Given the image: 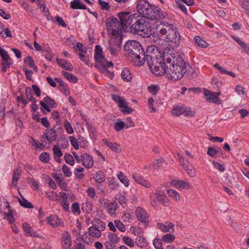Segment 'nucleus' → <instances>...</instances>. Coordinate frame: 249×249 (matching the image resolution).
<instances>
[{"label":"nucleus","mask_w":249,"mask_h":249,"mask_svg":"<svg viewBox=\"0 0 249 249\" xmlns=\"http://www.w3.org/2000/svg\"><path fill=\"white\" fill-rule=\"evenodd\" d=\"M163 67L162 75L166 74L173 81L180 79L186 71V64L183 59L179 56L173 57L171 54L167 55Z\"/></svg>","instance_id":"f257e3e1"},{"label":"nucleus","mask_w":249,"mask_h":249,"mask_svg":"<svg viewBox=\"0 0 249 249\" xmlns=\"http://www.w3.org/2000/svg\"><path fill=\"white\" fill-rule=\"evenodd\" d=\"M125 55L136 66H141L145 63V52L142 45L136 40L127 41L124 47Z\"/></svg>","instance_id":"f03ea898"},{"label":"nucleus","mask_w":249,"mask_h":249,"mask_svg":"<svg viewBox=\"0 0 249 249\" xmlns=\"http://www.w3.org/2000/svg\"><path fill=\"white\" fill-rule=\"evenodd\" d=\"M137 9L143 17L151 20H160L167 15L159 7L152 5L148 1L144 0H139L137 2Z\"/></svg>","instance_id":"7ed1b4c3"},{"label":"nucleus","mask_w":249,"mask_h":249,"mask_svg":"<svg viewBox=\"0 0 249 249\" xmlns=\"http://www.w3.org/2000/svg\"><path fill=\"white\" fill-rule=\"evenodd\" d=\"M106 24L108 33L111 37L115 39L121 40L123 29L118 18L114 17L108 18Z\"/></svg>","instance_id":"20e7f679"},{"label":"nucleus","mask_w":249,"mask_h":249,"mask_svg":"<svg viewBox=\"0 0 249 249\" xmlns=\"http://www.w3.org/2000/svg\"><path fill=\"white\" fill-rule=\"evenodd\" d=\"M131 26V31L140 36L146 37L148 36V27L149 26V21L148 19L140 16H135V20Z\"/></svg>","instance_id":"39448f33"},{"label":"nucleus","mask_w":249,"mask_h":249,"mask_svg":"<svg viewBox=\"0 0 249 249\" xmlns=\"http://www.w3.org/2000/svg\"><path fill=\"white\" fill-rule=\"evenodd\" d=\"M166 56L160 54V56L155 57V58L151 59L152 63H150V61L147 62L149 69L155 75L158 76H161L162 75V68L163 66V63L166 61Z\"/></svg>","instance_id":"423d86ee"},{"label":"nucleus","mask_w":249,"mask_h":249,"mask_svg":"<svg viewBox=\"0 0 249 249\" xmlns=\"http://www.w3.org/2000/svg\"><path fill=\"white\" fill-rule=\"evenodd\" d=\"M111 97L113 100L118 104L119 107L121 108V111L124 114H130L133 111V109L128 106L127 103L123 97L115 94H112Z\"/></svg>","instance_id":"0eeeda50"},{"label":"nucleus","mask_w":249,"mask_h":249,"mask_svg":"<svg viewBox=\"0 0 249 249\" xmlns=\"http://www.w3.org/2000/svg\"><path fill=\"white\" fill-rule=\"evenodd\" d=\"M136 14L131 15L129 12H125L119 13L120 24H121L122 29L125 30L129 25L131 24L135 20Z\"/></svg>","instance_id":"6e6552de"},{"label":"nucleus","mask_w":249,"mask_h":249,"mask_svg":"<svg viewBox=\"0 0 249 249\" xmlns=\"http://www.w3.org/2000/svg\"><path fill=\"white\" fill-rule=\"evenodd\" d=\"M172 28H173V24H169L164 21H160V24L158 27L160 36L165 41L168 37L169 33H171L170 31Z\"/></svg>","instance_id":"1a4fd4ad"},{"label":"nucleus","mask_w":249,"mask_h":249,"mask_svg":"<svg viewBox=\"0 0 249 249\" xmlns=\"http://www.w3.org/2000/svg\"><path fill=\"white\" fill-rule=\"evenodd\" d=\"M220 94V92H214L207 89L204 91L205 99L210 103L216 104L217 105H219L221 103V101L219 98V96Z\"/></svg>","instance_id":"9d476101"},{"label":"nucleus","mask_w":249,"mask_h":249,"mask_svg":"<svg viewBox=\"0 0 249 249\" xmlns=\"http://www.w3.org/2000/svg\"><path fill=\"white\" fill-rule=\"evenodd\" d=\"M161 53L160 52L159 50L156 46L154 45H151L149 46L146 49V54L145 53V61L149 62L151 64V59L155 58V57L160 56Z\"/></svg>","instance_id":"9b49d317"},{"label":"nucleus","mask_w":249,"mask_h":249,"mask_svg":"<svg viewBox=\"0 0 249 249\" xmlns=\"http://www.w3.org/2000/svg\"><path fill=\"white\" fill-rule=\"evenodd\" d=\"M172 29L166 41L174 43V47H177L179 44L180 36L176 27L173 25V28Z\"/></svg>","instance_id":"f8f14e48"},{"label":"nucleus","mask_w":249,"mask_h":249,"mask_svg":"<svg viewBox=\"0 0 249 249\" xmlns=\"http://www.w3.org/2000/svg\"><path fill=\"white\" fill-rule=\"evenodd\" d=\"M135 215L139 221L142 223L145 226L149 223V218L146 212L141 207H137L135 210Z\"/></svg>","instance_id":"ddd939ff"},{"label":"nucleus","mask_w":249,"mask_h":249,"mask_svg":"<svg viewBox=\"0 0 249 249\" xmlns=\"http://www.w3.org/2000/svg\"><path fill=\"white\" fill-rule=\"evenodd\" d=\"M170 184L178 189H189L192 188L189 182L182 180L172 179L170 181Z\"/></svg>","instance_id":"4468645a"},{"label":"nucleus","mask_w":249,"mask_h":249,"mask_svg":"<svg viewBox=\"0 0 249 249\" xmlns=\"http://www.w3.org/2000/svg\"><path fill=\"white\" fill-rule=\"evenodd\" d=\"M57 136L56 132L54 129L51 128L48 129L44 136L41 139V141L45 142L46 144L47 142L51 143L56 140Z\"/></svg>","instance_id":"2eb2a0df"},{"label":"nucleus","mask_w":249,"mask_h":249,"mask_svg":"<svg viewBox=\"0 0 249 249\" xmlns=\"http://www.w3.org/2000/svg\"><path fill=\"white\" fill-rule=\"evenodd\" d=\"M71 238L70 233L67 231H64L61 235V244L65 249H70L71 246Z\"/></svg>","instance_id":"dca6fc26"},{"label":"nucleus","mask_w":249,"mask_h":249,"mask_svg":"<svg viewBox=\"0 0 249 249\" xmlns=\"http://www.w3.org/2000/svg\"><path fill=\"white\" fill-rule=\"evenodd\" d=\"M47 223L53 227L57 226H64V223L61 218L56 215H52L46 218Z\"/></svg>","instance_id":"f3484780"},{"label":"nucleus","mask_w":249,"mask_h":249,"mask_svg":"<svg viewBox=\"0 0 249 249\" xmlns=\"http://www.w3.org/2000/svg\"><path fill=\"white\" fill-rule=\"evenodd\" d=\"M132 178L137 183L141 184L145 188H149L152 186L150 182L145 179L142 176L137 173H134L132 174Z\"/></svg>","instance_id":"a211bd4d"},{"label":"nucleus","mask_w":249,"mask_h":249,"mask_svg":"<svg viewBox=\"0 0 249 249\" xmlns=\"http://www.w3.org/2000/svg\"><path fill=\"white\" fill-rule=\"evenodd\" d=\"M187 108H184L181 106H178L174 107L172 110V113L174 115L176 116H179L184 113L185 116H189L192 117L194 116V113L192 111L186 112Z\"/></svg>","instance_id":"6ab92c4d"},{"label":"nucleus","mask_w":249,"mask_h":249,"mask_svg":"<svg viewBox=\"0 0 249 249\" xmlns=\"http://www.w3.org/2000/svg\"><path fill=\"white\" fill-rule=\"evenodd\" d=\"M82 164L87 169H90L94 164L93 158L88 154H82Z\"/></svg>","instance_id":"aec40b11"},{"label":"nucleus","mask_w":249,"mask_h":249,"mask_svg":"<svg viewBox=\"0 0 249 249\" xmlns=\"http://www.w3.org/2000/svg\"><path fill=\"white\" fill-rule=\"evenodd\" d=\"M56 62L60 67L67 71H72L73 69L72 65L66 60L56 58Z\"/></svg>","instance_id":"412c9836"},{"label":"nucleus","mask_w":249,"mask_h":249,"mask_svg":"<svg viewBox=\"0 0 249 249\" xmlns=\"http://www.w3.org/2000/svg\"><path fill=\"white\" fill-rule=\"evenodd\" d=\"M91 223L93 227H94L95 228H96L101 232L104 231L106 227L104 222L100 219L94 218L92 220Z\"/></svg>","instance_id":"4be33fe9"},{"label":"nucleus","mask_w":249,"mask_h":249,"mask_svg":"<svg viewBox=\"0 0 249 249\" xmlns=\"http://www.w3.org/2000/svg\"><path fill=\"white\" fill-rule=\"evenodd\" d=\"M102 142L106 145L115 152L118 153L120 151V146L117 143H113L106 139H103Z\"/></svg>","instance_id":"5701e85b"},{"label":"nucleus","mask_w":249,"mask_h":249,"mask_svg":"<svg viewBox=\"0 0 249 249\" xmlns=\"http://www.w3.org/2000/svg\"><path fill=\"white\" fill-rule=\"evenodd\" d=\"M70 7L72 9H87V7L84 4L81 0H73L70 2Z\"/></svg>","instance_id":"b1692460"},{"label":"nucleus","mask_w":249,"mask_h":249,"mask_svg":"<svg viewBox=\"0 0 249 249\" xmlns=\"http://www.w3.org/2000/svg\"><path fill=\"white\" fill-rule=\"evenodd\" d=\"M35 2L40 8V10L42 12H45V15L47 17V19L48 20L50 19L49 18H51V16H50V14L49 13V11L47 10V11H46V6L43 0H32V2Z\"/></svg>","instance_id":"393cba45"},{"label":"nucleus","mask_w":249,"mask_h":249,"mask_svg":"<svg viewBox=\"0 0 249 249\" xmlns=\"http://www.w3.org/2000/svg\"><path fill=\"white\" fill-rule=\"evenodd\" d=\"M88 234L89 236L96 239L99 238L102 235L101 232L92 226L89 228Z\"/></svg>","instance_id":"a878e982"},{"label":"nucleus","mask_w":249,"mask_h":249,"mask_svg":"<svg viewBox=\"0 0 249 249\" xmlns=\"http://www.w3.org/2000/svg\"><path fill=\"white\" fill-rule=\"evenodd\" d=\"M95 60L101 64L106 69L113 66V63L111 61H108L104 55L97 58Z\"/></svg>","instance_id":"bb28decb"},{"label":"nucleus","mask_w":249,"mask_h":249,"mask_svg":"<svg viewBox=\"0 0 249 249\" xmlns=\"http://www.w3.org/2000/svg\"><path fill=\"white\" fill-rule=\"evenodd\" d=\"M61 199L60 200V203L63 208L65 210V211L68 212L69 211V205L70 204L68 202V197L67 194L65 193H62L61 194Z\"/></svg>","instance_id":"cd10ccee"},{"label":"nucleus","mask_w":249,"mask_h":249,"mask_svg":"<svg viewBox=\"0 0 249 249\" xmlns=\"http://www.w3.org/2000/svg\"><path fill=\"white\" fill-rule=\"evenodd\" d=\"M0 34L2 37H11L12 36L10 31L8 28H5L4 24L0 22Z\"/></svg>","instance_id":"c85d7f7f"},{"label":"nucleus","mask_w":249,"mask_h":249,"mask_svg":"<svg viewBox=\"0 0 249 249\" xmlns=\"http://www.w3.org/2000/svg\"><path fill=\"white\" fill-rule=\"evenodd\" d=\"M20 173V170L18 169H16L13 171L12 175V181L11 182V186L12 187L17 186Z\"/></svg>","instance_id":"c756f323"},{"label":"nucleus","mask_w":249,"mask_h":249,"mask_svg":"<svg viewBox=\"0 0 249 249\" xmlns=\"http://www.w3.org/2000/svg\"><path fill=\"white\" fill-rule=\"evenodd\" d=\"M62 74L70 82L76 83L78 82V78L75 75L71 73L62 71Z\"/></svg>","instance_id":"7c9ffc66"},{"label":"nucleus","mask_w":249,"mask_h":249,"mask_svg":"<svg viewBox=\"0 0 249 249\" xmlns=\"http://www.w3.org/2000/svg\"><path fill=\"white\" fill-rule=\"evenodd\" d=\"M121 77L124 81H130L132 79V76L130 70L127 68H124L121 73Z\"/></svg>","instance_id":"2f4dec72"},{"label":"nucleus","mask_w":249,"mask_h":249,"mask_svg":"<svg viewBox=\"0 0 249 249\" xmlns=\"http://www.w3.org/2000/svg\"><path fill=\"white\" fill-rule=\"evenodd\" d=\"M94 179L96 182L98 183H102L105 181V175L102 171H98L94 175Z\"/></svg>","instance_id":"473e14b6"},{"label":"nucleus","mask_w":249,"mask_h":249,"mask_svg":"<svg viewBox=\"0 0 249 249\" xmlns=\"http://www.w3.org/2000/svg\"><path fill=\"white\" fill-rule=\"evenodd\" d=\"M32 237L35 238V239L34 240V241L37 243L39 242V245L41 244V242H42L44 239V237L42 234L36 231L34 232L33 230ZM38 248L43 249L41 248L40 245H39Z\"/></svg>","instance_id":"72a5a7b5"},{"label":"nucleus","mask_w":249,"mask_h":249,"mask_svg":"<svg viewBox=\"0 0 249 249\" xmlns=\"http://www.w3.org/2000/svg\"><path fill=\"white\" fill-rule=\"evenodd\" d=\"M117 207L118 205L116 202L109 203L107 205V210L108 213L110 215L114 214Z\"/></svg>","instance_id":"f704fd0d"},{"label":"nucleus","mask_w":249,"mask_h":249,"mask_svg":"<svg viewBox=\"0 0 249 249\" xmlns=\"http://www.w3.org/2000/svg\"><path fill=\"white\" fill-rule=\"evenodd\" d=\"M178 160L183 167L184 170H186V169L189 168L190 167H192V165H190L189 162L187 160H185L184 157L181 155L180 154H178Z\"/></svg>","instance_id":"c9c22d12"},{"label":"nucleus","mask_w":249,"mask_h":249,"mask_svg":"<svg viewBox=\"0 0 249 249\" xmlns=\"http://www.w3.org/2000/svg\"><path fill=\"white\" fill-rule=\"evenodd\" d=\"M178 160L183 167L184 170H186V169L189 168L190 167H192V165H190L189 162L187 160H185L184 157L181 155L180 154H178Z\"/></svg>","instance_id":"e433bc0d"},{"label":"nucleus","mask_w":249,"mask_h":249,"mask_svg":"<svg viewBox=\"0 0 249 249\" xmlns=\"http://www.w3.org/2000/svg\"><path fill=\"white\" fill-rule=\"evenodd\" d=\"M135 242L136 244L141 248L144 247L146 246V241L145 238L142 235L137 236L135 239Z\"/></svg>","instance_id":"4c0bfd02"},{"label":"nucleus","mask_w":249,"mask_h":249,"mask_svg":"<svg viewBox=\"0 0 249 249\" xmlns=\"http://www.w3.org/2000/svg\"><path fill=\"white\" fill-rule=\"evenodd\" d=\"M118 178L119 179L120 181L124 185L125 187L129 186V180L122 172H121L118 175Z\"/></svg>","instance_id":"58836bf2"},{"label":"nucleus","mask_w":249,"mask_h":249,"mask_svg":"<svg viewBox=\"0 0 249 249\" xmlns=\"http://www.w3.org/2000/svg\"><path fill=\"white\" fill-rule=\"evenodd\" d=\"M92 205L90 202L87 201L85 203H83L81 206L82 210L87 213H89L92 210Z\"/></svg>","instance_id":"ea45409f"},{"label":"nucleus","mask_w":249,"mask_h":249,"mask_svg":"<svg viewBox=\"0 0 249 249\" xmlns=\"http://www.w3.org/2000/svg\"><path fill=\"white\" fill-rule=\"evenodd\" d=\"M194 40L196 45L199 47L206 48L208 46V43L199 36H196L194 37Z\"/></svg>","instance_id":"a19ab883"},{"label":"nucleus","mask_w":249,"mask_h":249,"mask_svg":"<svg viewBox=\"0 0 249 249\" xmlns=\"http://www.w3.org/2000/svg\"><path fill=\"white\" fill-rule=\"evenodd\" d=\"M107 238L112 243H118L120 241V238L115 234L112 232H108Z\"/></svg>","instance_id":"79ce46f5"},{"label":"nucleus","mask_w":249,"mask_h":249,"mask_svg":"<svg viewBox=\"0 0 249 249\" xmlns=\"http://www.w3.org/2000/svg\"><path fill=\"white\" fill-rule=\"evenodd\" d=\"M162 241L166 243H170L173 242L175 239V236L170 233H167L162 237Z\"/></svg>","instance_id":"37998d69"},{"label":"nucleus","mask_w":249,"mask_h":249,"mask_svg":"<svg viewBox=\"0 0 249 249\" xmlns=\"http://www.w3.org/2000/svg\"><path fill=\"white\" fill-rule=\"evenodd\" d=\"M167 193L170 197H173L176 200L179 199L180 196L176 191L170 189L167 191Z\"/></svg>","instance_id":"c03bdc74"},{"label":"nucleus","mask_w":249,"mask_h":249,"mask_svg":"<svg viewBox=\"0 0 249 249\" xmlns=\"http://www.w3.org/2000/svg\"><path fill=\"white\" fill-rule=\"evenodd\" d=\"M107 49L113 57L116 58L118 54L119 49L114 47L112 44L109 45Z\"/></svg>","instance_id":"a18cd8bd"},{"label":"nucleus","mask_w":249,"mask_h":249,"mask_svg":"<svg viewBox=\"0 0 249 249\" xmlns=\"http://www.w3.org/2000/svg\"><path fill=\"white\" fill-rule=\"evenodd\" d=\"M114 224L116 228L121 231L124 232L126 231L125 227L120 220L118 219L115 220Z\"/></svg>","instance_id":"49530a36"},{"label":"nucleus","mask_w":249,"mask_h":249,"mask_svg":"<svg viewBox=\"0 0 249 249\" xmlns=\"http://www.w3.org/2000/svg\"><path fill=\"white\" fill-rule=\"evenodd\" d=\"M103 56V50L101 46L97 45L95 48L94 58L95 59Z\"/></svg>","instance_id":"de8ad7c7"},{"label":"nucleus","mask_w":249,"mask_h":249,"mask_svg":"<svg viewBox=\"0 0 249 249\" xmlns=\"http://www.w3.org/2000/svg\"><path fill=\"white\" fill-rule=\"evenodd\" d=\"M65 160L66 163L71 165H73L75 163L74 160L72 156L69 153H66L64 156Z\"/></svg>","instance_id":"09e8293b"},{"label":"nucleus","mask_w":249,"mask_h":249,"mask_svg":"<svg viewBox=\"0 0 249 249\" xmlns=\"http://www.w3.org/2000/svg\"><path fill=\"white\" fill-rule=\"evenodd\" d=\"M44 101L51 107L53 108L56 107L54 100L48 96L44 98Z\"/></svg>","instance_id":"8fccbe9b"},{"label":"nucleus","mask_w":249,"mask_h":249,"mask_svg":"<svg viewBox=\"0 0 249 249\" xmlns=\"http://www.w3.org/2000/svg\"><path fill=\"white\" fill-rule=\"evenodd\" d=\"M86 193L88 196L91 198L94 199L96 196V194L95 189L93 187H89L86 190Z\"/></svg>","instance_id":"3c124183"},{"label":"nucleus","mask_w":249,"mask_h":249,"mask_svg":"<svg viewBox=\"0 0 249 249\" xmlns=\"http://www.w3.org/2000/svg\"><path fill=\"white\" fill-rule=\"evenodd\" d=\"M52 150L54 154V157H61L62 156L63 153L58 145H54Z\"/></svg>","instance_id":"603ef678"},{"label":"nucleus","mask_w":249,"mask_h":249,"mask_svg":"<svg viewBox=\"0 0 249 249\" xmlns=\"http://www.w3.org/2000/svg\"><path fill=\"white\" fill-rule=\"evenodd\" d=\"M242 7L244 9V13L249 17V0H243Z\"/></svg>","instance_id":"864d4df0"},{"label":"nucleus","mask_w":249,"mask_h":249,"mask_svg":"<svg viewBox=\"0 0 249 249\" xmlns=\"http://www.w3.org/2000/svg\"><path fill=\"white\" fill-rule=\"evenodd\" d=\"M123 240L124 243L131 248L134 247L135 242L134 241L128 236H124L123 238Z\"/></svg>","instance_id":"5fc2aeb1"},{"label":"nucleus","mask_w":249,"mask_h":249,"mask_svg":"<svg viewBox=\"0 0 249 249\" xmlns=\"http://www.w3.org/2000/svg\"><path fill=\"white\" fill-rule=\"evenodd\" d=\"M130 230L133 234H135V235H137L138 236L142 234V231L139 227L132 226L131 227Z\"/></svg>","instance_id":"6e6d98bb"},{"label":"nucleus","mask_w":249,"mask_h":249,"mask_svg":"<svg viewBox=\"0 0 249 249\" xmlns=\"http://www.w3.org/2000/svg\"><path fill=\"white\" fill-rule=\"evenodd\" d=\"M22 227L25 231V234L26 236L31 237V227L28 223H23L22 224Z\"/></svg>","instance_id":"4d7b16f0"},{"label":"nucleus","mask_w":249,"mask_h":249,"mask_svg":"<svg viewBox=\"0 0 249 249\" xmlns=\"http://www.w3.org/2000/svg\"><path fill=\"white\" fill-rule=\"evenodd\" d=\"M39 160L44 163H47L50 160V155L47 152H43L39 156Z\"/></svg>","instance_id":"13d9d810"},{"label":"nucleus","mask_w":249,"mask_h":249,"mask_svg":"<svg viewBox=\"0 0 249 249\" xmlns=\"http://www.w3.org/2000/svg\"><path fill=\"white\" fill-rule=\"evenodd\" d=\"M115 198L117 200H118V202L120 204H123L125 203L126 202V197L124 196L121 193H118L116 194L115 196Z\"/></svg>","instance_id":"bf43d9fd"},{"label":"nucleus","mask_w":249,"mask_h":249,"mask_svg":"<svg viewBox=\"0 0 249 249\" xmlns=\"http://www.w3.org/2000/svg\"><path fill=\"white\" fill-rule=\"evenodd\" d=\"M157 199L162 205L166 207L169 206V200L164 195H162L161 196L157 198Z\"/></svg>","instance_id":"052dcab7"},{"label":"nucleus","mask_w":249,"mask_h":249,"mask_svg":"<svg viewBox=\"0 0 249 249\" xmlns=\"http://www.w3.org/2000/svg\"><path fill=\"white\" fill-rule=\"evenodd\" d=\"M64 128L67 132L70 134H71L73 133V130L71 123L66 120L64 123Z\"/></svg>","instance_id":"680f3d73"},{"label":"nucleus","mask_w":249,"mask_h":249,"mask_svg":"<svg viewBox=\"0 0 249 249\" xmlns=\"http://www.w3.org/2000/svg\"><path fill=\"white\" fill-rule=\"evenodd\" d=\"M71 212L73 213H78L79 214L80 213V210L79 207V205L77 202H75L72 204L71 207Z\"/></svg>","instance_id":"e2e57ef3"},{"label":"nucleus","mask_w":249,"mask_h":249,"mask_svg":"<svg viewBox=\"0 0 249 249\" xmlns=\"http://www.w3.org/2000/svg\"><path fill=\"white\" fill-rule=\"evenodd\" d=\"M12 64L11 60L10 58L9 60H2V71L3 72L6 71V68H9Z\"/></svg>","instance_id":"0e129e2a"},{"label":"nucleus","mask_w":249,"mask_h":249,"mask_svg":"<svg viewBox=\"0 0 249 249\" xmlns=\"http://www.w3.org/2000/svg\"><path fill=\"white\" fill-rule=\"evenodd\" d=\"M148 90L150 93L155 95L157 94L159 87L157 85H150L148 87Z\"/></svg>","instance_id":"69168bd1"},{"label":"nucleus","mask_w":249,"mask_h":249,"mask_svg":"<svg viewBox=\"0 0 249 249\" xmlns=\"http://www.w3.org/2000/svg\"><path fill=\"white\" fill-rule=\"evenodd\" d=\"M133 216L130 213L125 212L123 214V220L125 222H130L133 220Z\"/></svg>","instance_id":"338daca9"},{"label":"nucleus","mask_w":249,"mask_h":249,"mask_svg":"<svg viewBox=\"0 0 249 249\" xmlns=\"http://www.w3.org/2000/svg\"><path fill=\"white\" fill-rule=\"evenodd\" d=\"M98 2L101 6V8L103 10H109L110 6L108 3L102 1V0H98Z\"/></svg>","instance_id":"774afa93"}]
</instances>
